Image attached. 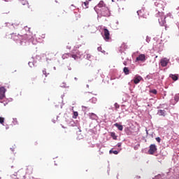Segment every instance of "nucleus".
Segmentation results:
<instances>
[{
  "mask_svg": "<svg viewBox=\"0 0 179 179\" xmlns=\"http://www.w3.org/2000/svg\"><path fill=\"white\" fill-rule=\"evenodd\" d=\"M109 153H113L114 155H117L118 154V151H117V150L113 151V150H110L109 151Z\"/></svg>",
  "mask_w": 179,
  "mask_h": 179,
  "instance_id": "4be33fe9",
  "label": "nucleus"
},
{
  "mask_svg": "<svg viewBox=\"0 0 179 179\" xmlns=\"http://www.w3.org/2000/svg\"><path fill=\"white\" fill-rule=\"evenodd\" d=\"M13 125H17V124H19V122H17V119L14 118L13 120Z\"/></svg>",
  "mask_w": 179,
  "mask_h": 179,
  "instance_id": "6ab92c4d",
  "label": "nucleus"
},
{
  "mask_svg": "<svg viewBox=\"0 0 179 179\" xmlns=\"http://www.w3.org/2000/svg\"><path fill=\"white\" fill-rule=\"evenodd\" d=\"M78 112H73V118H76V117H78Z\"/></svg>",
  "mask_w": 179,
  "mask_h": 179,
  "instance_id": "a878e982",
  "label": "nucleus"
},
{
  "mask_svg": "<svg viewBox=\"0 0 179 179\" xmlns=\"http://www.w3.org/2000/svg\"><path fill=\"white\" fill-rule=\"evenodd\" d=\"M112 2H114V0H112Z\"/></svg>",
  "mask_w": 179,
  "mask_h": 179,
  "instance_id": "4c0bfd02",
  "label": "nucleus"
},
{
  "mask_svg": "<svg viewBox=\"0 0 179 179\" xmlns=\"http://www.w3.org/2000/svg\"><path fill=\"white\" fill-rule=\"evenodd\" d=\"M121 145H122L121 143H117V148H121Z\"/></svg>",
  "mask_w": 179,
  "mask_h": 179,
  "instance_id": "c85d7f7f",
  "label": "nucleus"
},
{
  "mask_svg": "<svg viewBox=\"0 0 179 179\" xmlns=\"http://www.w3.org/2000/svg\"><path fill=\"white\" fill-rule=\"evenodd\" d=\"M170 78H171L173 80H178V76H177V75L171 74Z\"/></svg>",
  "mask_w": 179,
  "mask_h": 179,
  "instance_id": "2eb2a0df",
  "label": "nucleus"
},
{
  "mask_svg": "<svg viewBox=\"0 0 179 179\" xmlns=\"http://www.w3.org/2000/svg\"><path fill=\"white\" fill-rule=\"evenodd\" d=\"M69 57H71V54L65 53L62 55V59H66L69 58Z\"/></svg>",
  "mask_w": 179,
  "mask_h": 179,
  "instance_id": "4468645a",
  "label": "nucleus"
},
{
  "mask_svg": "<svg viewBox=\"0 0 179 179\" xmlns=\"http://www.w3.org/2000/svg\"><path fill=\"white\" fill-rule=\"evenodd\" d=\"M157 151V147L155 144H151L150 145V149L148 150L149 155H155V152Z\"/></svg>",
  "mask_w": 179,
  "mask_h": 179,
  "instance_id": "7ed1b4c3",
  "label": "nucleus"
},
{
  "mask_svg": "<svg viewBox=\"0 0 179 179\" xmlns=\"http://www.w3.org/2000/svg\"><path fill=\"white\" fill-rule=\"evenodd\" d=\"M70 57H71L72 58H73L74 59H76L77 57L76 55H71L70 54Z\"/></svg>",
  "mask_w": 179,
  "mask_h": 179,
  "instance_id": "bb28decb",
  "label": "nucleus"
},
{
  "mask_svg": "<svg viewBox=\"0 0 179 179\" xmlns=\"http://www.w3.org/2000/svg\"><path fill=\"white\" fill-rule=\"evenodd\" d=\"M169 62H170V60L169 59H167L166 57L162 58L160 60L161 66H167V65H169Z\"/></svg>",
  "mask_w": 179,
  "mask_h": 179,
  "instance_id": "423d86ee",
  "label": "nucleus"
},
{
  "mask_svg": "<svg viewBox=\"0 0 179 179\" xmlns=\"http://www.w3.org/2000/svg\"><path fill=\"white\" fill-rule=\"evenodd\" d=\"M101 15L102 16H105V17H108L111 15V13H110L108 8L105 7L101 11Z\"/></svg>",
  "mask_w": 179,
  "mask_h": 179,
  "instance_id": "20e7f679",
  "label": "nucleus"
},
{
  "mask_svg": "<svg viewBox=\"0 0 179 179\" xmlns=\"http://www.w3.org/2000/svg\"><path fill=\"white\" fill-rule=\"evenodd\" d=\"M43 73L45 77H47V71L45 70H43Z\"/></svg>",
  "mask_w": 179,
  "mask_h": 179,
  "instance_id": "cd10ccee",
  "label": "nucleus"
},
{
  "mask_svg": "<svg viewBox=\"0 0 179 179\" xmlns=\"http://www.w3.org/2000/svg\"><path fill=\"white\" fill-rule=\"evenodd\" d=\"M141 80H142V77H141V76H138L134 78V83H135V85H138V83H139V82H141Z\"/></svg>",
  "mask_w": 179,
  "mask_h": 179,
  "instance_id": "1a4fd4ad",
  "label": "nucleus"
},
{
  "mask_svg": "<svg viewBox=\"0 0 179 179\" xmlns=\"http://www.w3.org/2000/svg\"><path fill=\"white\" fill-rule=\"evenodd\" d=\"M123 72L125 75H129V69H128V67H124L123 69Z\"/></svg>",
  "mask_w": 179,
  "mask_h": 179,
  "instance_id": "dca6fc26",
  "label": "nucleus"
},
{
  "mask_svg": "<svg viewBox=\"0 0 179 179\" xmlns=\"http://www.w3.org/2000/svg\"><path fill=\"white\" fill-rule=\"evenodd\" d=\"M2 178L0 177V179H1Z\"/></svg>",
  "mask_w": 179,
  "mask_h": 179,
  "instance_id": "58836bf2",
  "label": "nucleus"
},
{
  "mask_svg": "<svg viewBox=\"0 0 179 179\" xmlns=\"http://www.w3.org/2000/svg\"><path fill=\"white\" fill-rule=\"evenodd\" d=\"M34 146H37L38 143H37V142H35V143H34Z\"/></svg>",
  "mask_w": 179,
  "mask_h": 179,
  "instance_id": "c756f323",
  "label": "nucleus"
},
{
  "mask_svg": "<svg viewBox=\"0 0 179 179\" xmlns=\"http://www.w3.org/2000/svg\"><path fill=\"white\" fill-rule=\"evenodd\" d=\"M89 117L91 120H96L97 118V115L94 113H89Z\"/></svg>",
  "mask_w": 179,
  "mask_h": 179,
  "instance_id": "ddd939ff",
  "label": "nucleus"
},
{
  "mask_svg": "<svg viewBox=\"0 0 179 179\" xmlns=\"http://www.w3.org/2000/svg\"><path fill=\"white\" fill-rule=\"evenodd\" d=\"M100 50H101V47L98 48V51H100Z\"/></svg>",
  "mask_w": 179,
  "mask_h": 179,
  "instance_id": "7c9ffc66",
  "label": "nucleus"
},
{
  "mask_svg": "<svg viewBox=\"0 0 179 179\" xmlns=\"http://www.w3.org/2000/svg\"><path fill=\"white\" fill-rule=\"evenodd\" d=\"M163 3L164 2L162 0H155L154 1L155 6H159L161 7V8H163V5H162Z\"/></svg>",
  "mask_w": 179,
  "mask_h": 179,
  "instance_id": "6e6552de",
  "label": "nucleus"
},
{
  "mask_svg": "<svg viewBox=\"0 0 179 179\" xmlns=\"http://www.w3.org/2000/svg\"><path fill=\"white\" fill-rule=\"evenodd\" d=\"M15 24H16L14 23V24H13V26H15Z\"/></svg>",
  "mask_w": 179,
  "mask_h": 179,
  "instance_id": "473e14b6",
  "label": "nucleus"
},
{
  "mask_svg": "<svg viewBox=\"0 0 179 179\" xmlns=\"http://www.w3.org/2000/svg\"><path fill=\"white\" fill-rule=\"evenodd\" d=\"M24 37L26 38L27 40L30 41L33 38V34H30V31L29 34H25Z\"/></svg>",
  "mask_w": 179,
  "mask_h": 179,
  "instance_id": "9d476101",
  "label": "nucleus"
},
{
  "mask_svg": "<svg viewBox=\"0 0 179 179\" xmlns=\"http://www.w3.org/2000/svg\"><path fill=\"white\" fill-rule=\"evenodd\" d=\"M5 93H6V90L5 89L4 87H0V103H3L2 100L5 99Z\"/></svg>",
  "mask_w": 179,
  "mask_h": 179,
  "instance_id": "f03ea898",
  "label": "nucleus"
},
{
  "mask_svg": "<svg viewBox=\"0 0 179 179\" xmlns=\"http://www.w3.org/2000/svg\"><path fill=\"white\" fill-rule=\"evenodd\" d=\"M103 38L106 41H108V40H110V31H108V29H107L106 28L103 29Z\"/></svg>",
  "mask_w": 179,
  "mask_h": 179,
  "instance_id": "39448f33",
  "label": "nucleus"
},
{
  "mask_svg": "<svg viewBox=\"0 0 179 179\" xmlns=\"http://www.w3.org/2000/svg\"><path fill=\"white\" fill-rule=\"evenodd\" d=\"M17 26H19V23L18 24H16Z\"/></svg>",
  "mask_w": 179,
  "mask_h": 179,
  "instance_id": "e433bc0d",
  "label": "nucleus"
},
{
  "mask_svg": "<svg viewBox=\"0 0 179 179\" xmlns=\"http://www.w3.org/2000/svg\"><path fill=\"white\" fill-rule=\"evenodd\" d=\"M114 106H115V110H118V108H120V104H118V103H115Z\"/></svg>",
  "mask_w": 179,
  "mask_h": 179,
  "instance_id": "5701e85b",
  "label": "nucleus"
},
{
  "mask_svg": "<svg viewBox=\"0 0 179 179\" xmlns=\"http://www.w3.org/2000/svg\"><path fill=\"white\" fill-rule=\"evenodd\" d=\"M89 1H92V0H89Z\"/></svg>",
  "mask_w": 179,
  "mask_h": 179,
  "instance_id": "ea45409f",
  "label": "nucleus"
},
{
  "mask_svg": "<svg viewBox=\"0 0 179 179\" xmlns=\"http://www.w3.org/2000/svg\"><path fill=\"white\" fill-rule=\"evenodd\" d=\"M115 127H116V128H117V129H119V131H122V129H124V127H122V125L118 124V123H115L114 124Z\"/></svg>",
  "mask_w": 179,
  "mask_h": 179,
  "instance_id": "f8f14e48",
  "label": "nucleus"
},
{
  "mask_svg": "<svg viewBox=\"0 0 179 179\" xmlns=\"http://www.w3.org/2000/svg\"><path fill=\"white\" fill-rule=\"evenodd\" d=\"M67 48H68L69 50H71V46H67Z\"/></svg>",
  "mask_w": 179,
  "mask_h": 179,
  "instance_id": "2f4dec72",
  "label": "nucleus"
},
{
  "mask_svg": "<svg viewBox=\"0 0 179 179\" xmlns=\"http://www.w3.org/2000/svg\"><path fill=\"white\" fill-rule=\"evenodd\" d=\"M158 15L159 16L158 21L161 26H164L166 24V15H164V13H158Z\"/></svg>",
  "mask_w": 179,
  "mask_h": 179,
  "instance_id": "f257e3e1",
  "label": "nucleus"
},
{
  "mask_svg": "<svg viewBox=\"0 0 179 179\" xmlns=\"http://www.w3.org/2000/svg\"><path fill=\"white\" fill-rule=\"evenodd\" d=\"M150 93H152L153 94H157V90H150Z\"/></svg>",
  "mask_w": 179,
  "mask_h": 179,
  "instance_id": "aec40b11",
  "label": "nucleus"
},
{
  "mask_svg": "<svg viewBox=\"0 0 179 179\" xmlns=\"http://www.w3.org/2000/svg\"><path fill=\"white\" fill-rule=\"evenodd\" d=\"M44 82V83H47V81H43Z\"/></svg>",
  "mask_w": 179,
  "mask_h": 179,
  "instance_id": "72a5a7b5",
  "label": "nucleus"
},
{
  "mask_svg": "<svg viewBox=\"0 0 179 179\" xmlns=\"http://www.w3.org/2000/svg\"><path fill=\"white\" fill-rule=\"evenodd\" d=\"M174 100H175V103H178V100H179V94H176L174 96Z\"/></svg>",
  "mask_w": 179,
  "mask_h": 179,
  "instance_id": "f3484780",
  "label": "nucleus"
},
{
  "mask_svg": "<svg viewBox=\"0 0 179 179\" xmlns=\"http://www.w3.org/2000/svg\"><path fill=\"white\" fill-rule=\"evenodd\" d=\"M110 136L113 137V139H114L115 141H117V136H115V134L114 132L110 133Z\"/></svg>",
  "mask_w": 179,
  "mask_h": 179,
  "instance_id": "a211bd4d",
  "label": "nucleus"
},
{
  "mask_svg": "<svg viewBox=\"0 0 179 179\" xmlns=\"http://www.w3.org/2000/svg\"><path fill=\"white\" fill-rule=\"evenodd\" d=\"M158 115H161L162 117H166V110H158Z\"/></svg>",
  "mask_w": 179,
  "mask_h": 179,
  "instance_id": "9b49d317",
  "label": "nucleus"
},
{
  "mask_svg": "<svg viewBox=\"0 0 179 179\" xmlns=\"http://www.w3.org/2000/svg\"><path fill=\"white\" fill-rule=\"evenodd\" d=\"M84 5L85 6V9H87V8H89V1H86L84 2Z\"/></svg>",
  "mask_w": 179,
  "mask_h": 179,
  "instance_id": "412c9836",
  "label": "nucleus"
},
{
  "mask_svg": "<svg viewBox=\"0 0 179 179\" xmlns=\"http://www.w3.org/2000/svg\"><path fill=\"white\" fill-rule=\"evenodd\" d=\"M6 104H8V103H4V106H6Z\"/></svg>",
  "mask_w": 179,
  "mask_h": 179,
  "instance_id": "f704fd0d",
  "label": "nucleus"
},
{
  "mask_svg": "<svg viewBox=\"0 0 179 179\" xmlns=\"http://www.w3.org/2000/svg\"><path fill=\"white\" fill-rule=\"evenodd\" d=\"M155 140L157 141V142H158V143H160V142H162V138H160V137L155 138Z\"/></svg>",
  "mask_w": 179,
  "mask_h": 179,
  "instance_id": "393cba45",
  "label": "nucleus"
},
{
  "mask_svg": "<svg viewBox=\"0 0 179 179\" xmlns=\"http://www.w3.org/2000/svg\"><path fill=\"white\" fill-rule=\"evenodd\" d=\"M28 30H29V31H30V28H29V29H28Z\"/></svg>",
  "mask_w": 179,
  "mask_h": 179,
  "instance_id": "c9c22d12",
  "label": "nucleus"
},
{
  "mask_svg": "<svg viewBox=\"0 0 179 179\" xmlns=\"http://www.w3.org/2000/svg\"><path fill=\"white\" fill-rule=\"evenodd\" d=\"M136 61H141V62H145L146 61V56H145L143 54H141L136 57Z\"/></svg>",
  "mask_w": 179,
  "mask_h": 179,
  "instance_id": "0eeeda50",
  "label": "nucleus"
},
{
  "mask_svg": "<svg viewBox=\"0 0 179 179\" xmlns=\"http://www.w3.org/2000/svg\"><path fill=\"white\" fill-rule=\"evenodd\" d=\"M5 122V118L0 117V124H3Z\"/></svg>",
  "mask_w": 179,
  "mask_h": 179,
  "instance_id": "b1692460",
  "label": "nucleus"
}]
</instances>
